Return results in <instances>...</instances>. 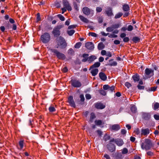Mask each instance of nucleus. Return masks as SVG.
I'll list each match as a JSON object with an SVG mask.
<instances>
[{"mask_svg": "<svg viewBox=\"0 0 159 159\" xmlns=\"http://www.w3.org/2000/svg\"><path fill=\"white\" fill-rule=\"evenodd\" d=\"M15 20L12 18H10L9 19V22L6 21L4 24L5 27L3 26H2L0 27V29L2 32H4L5 28L7 29H12V30H16L17 27L16 24H15Z\"/></svg>", "mask_w": 159, "mask_h": 159, "instance_id": "1", "label": "nucleus"}, {"mask_svg": "<svg viewBox=\"0 0 159 159\" xmlns=\"http://www.w3.org/2000/svg\"><path fill=\"white\" fill-rule=\"evenodd\" d=\"M141 148L143 150L148 151L151 148L154 149L155 143L152 140L148 139H145L144 142L141 144Z\"/></svg>", "mask_w": 159, "mask_h": 159, "instance_id": "2", "label": "nucleus"}, {"mask_svg": "<svg viewBox=\"0 0 159 159\" xmlns=\"http://www.w3.org/2000/svg\"><path fill=\"white\" fill-rule=\"evenodd\" d=\"M55 41L56 45L55 47L57 48H60L61 49H64L67 46V43L65 39L61 36L57 38Z\"/></svg>", "mask_w": 159, "mask_h": 159, "instance_id": "3", "label": "nucleus"}, {"mask_svg": "<svg viewBox=\"0 0 159 159\" xmlns=\"http://www.w3.org/2000/svg\"><path fill=\"white\" fill-rule=\"evenodd\" d=\"M50 50L51 52L53 53V54L55 55L59 59L64 60L66 59L65 55L62 53L59 52L57 49L51 48Z\"/></svg>", "mask_w": 159, "mask_h": 159, "instance_id": "4", "label": "nucleus"}, {"mask_svg": "<svg viewBox=\"0 0 159 159\" xmlns=\"http://www.w3.org/2000/svg\"><path fill=\"white\" fill-rule=\"evenodd\" d=\"M41 41L44 43H48L51 39L50 34L47 32H45L42 34L40 37Z\"/></svg>", "mask_w": 159, "mask_h": 159, "instance_id": "5", "label": "nucleus"}, {"mask_svg": "<svg viewBox=\"0 0 159 159\" xmlns=\"http://www.w3.org/2000/svg\"><path fill=\"white\" fill-rule=\"evenodd\" d=\"M61 27V25H58L54 28L52 33L55 37L57 38L60 37L59 36L61 34L60 29Z\"/></svg>", "mask_w": 159, "mask_h": 159, "instance_id": "6", "label": "nucleus"}, {"mask_svg": "<svg viewBox=\"0 0 159 159\" xmlns=\"http://www.w3.org/2000/svg\"><path fill=\"white\" fill-rule=\"evenodd\" d=\"M154 75V70L151 69L147 68L145 70L144 77L145 80L150 78Z\"/></svg>", "mask_w": 159, "mask_h": 159, "instance_id": "7", "label": "nucleus"}, {"mask_svg": "<svg viewBox=\"0 0 159 159\" xmlns=\"http://www.w3.org/2000/svg\"><path fill=\"white\" fill-rule=\"evenodd\" d=\"M70 82L71 86L75 88H79L82 85L80 81L76 78L71 79Z\"/></svg>", "mask_w": 159, "mask_h": 159, "instance_id": "8", "label": "nucleus"}, {"mask_svg": "<svg viewBox=\"0 0 159 159\" xmlns=\"http://www.w3.org/2000/svg\"><path fill=\"white\" fill-rule=\"evenodd\" d=\"M110 142H114L118 146H122L124 144L123 140L120 138L114 139L112 138L110 140Z\"/></svg>", "mask_w": 159, "mask_h": 159, "instance_id": "9", "label": "nucleus"}, {"mask_svg": "<svg viewBox=\"0 0 159 159\" xmlns=\"http://www.w3.org/2000/svg\"><path fill=\"white\" fill-rule=\"evenodd\" d=\"M112 142H110V140L109 143L107 145V149L111 152H114L116 150V146L114 144L112 143Z\"/></svg>", "mask_w": 159, "mask_h": 159, "instance_id": "10", "label": "nucleus"}, {"mask_svg": "<svg viewBox=\"0 0 159 159\" xmlns=\"http://www.w3.org/2000/svg\"><path fill=\"white\" fill-rule=\"evenodd\" d=\"M82 11L83 13L86 15H91V16H93V11L87 7H84L82 9Z\"/></svg>", "mask_w": 159, "mask_h": 159, "instance_id": "11", "label": "nucleus"}, {"mask_svg": "<svg viewBox=\"0 0 159 159\" xmlns=\"http://www.w3.org/2000/svg\"><path fill=\"white\" fill-rule=\"evenodd\" d=\"M151 114L149 112H142L141 116L142 119L146 121H149L151 118Z\"/></svg>", "mask_w": 159, "mask_h": 159, "instance_id": "12", "label": "nucleus"}, {"mask_svg": "<svg viewBox=\"0 0 159 159\" xmlns=\"http://www.w3.org/2000/svg\"><path fill=\"white\" fill-rule=\"evenodd\" d=\"M62 3L64 6L66 8L68 11H70L72 10L71 7L67 0H63Z\"/></svg>", "mask_w": 159, "mask_h": 159, "instance_id": "13", "label": "nucleus"}, {"mask_svg": "<svg viewBox=\"0 0 159 159\" xmlns=\"http://www.w3.org/2000/svg\"><path fill=\"white\" fill-rule=\"evenodd\" d=\"M68 102L70 105L74 108L76 107V105L73 99V97L71 96H69L68 98Z\"/></svg>", "mask_w": 159, "mask_h": 159, "instance_id": "14", "label": "nucleus"}, {"mask_svg": "<svg viewBox=\"0 0 159 159\" xmlns=\"http://www.w3.org/2000/svg\"><path fill=\"white\" fill-rule=\"evenodd\" d=\"M85 47L89 50H93L94 48V45L92 42H87L85 43Z\"/></svg>", "mask_w": 159, "mask_h": 159, "instance_id": "15", "label": "nucleus"}, {"mask_svg": "<svg viewBox=\"0 0 159 159\" xmlns=\"http://www.w3.org/2000/svg\"><path fill=\"white\" fill-rule=\"evenodd\" d=\"M105 13L108 17H111L113 16V14L112 12V8L110 7H108L105 11Z\"/></svg>", "mask_w": 159, "mask_h": 159, "instance_id": "16", "label": "nucleus"}, {"mask_svg": "<svg viewBox=\"0 0 159 159\" xmlns=\"http://www.w3.org/2000/svg\"><path fill=\"white\" fill-rule=\"evenodd\" d=\"M96 116L95 113L93 112H91L90 114V117L88 121L89 123V124L93 123L94 120L96 119Z\"/></svg>", "mask_w": 159, "mask_h": 159, "instance_id": "17", "label": "nucleus"}, {"mask_svg": "<svg viewBox=\"0 0 159 159\" xmlns=\"http://www.w3.org/2000/svg\"><path fill=\"white\" fill-rule=\"evenodd\" d=\"M150 133V130L148 128L142 129L141 130V135L147 136Z\"/></svg>", "mask_w": 159, "mask_h": 159, "instance_id": "18", "label": "nucleus"}, {"mask_svg": "<svg viewBox=\"0 0 159 159\" xmlns=\"http://www.w3.org/2000/svg\"><path fill=\"white\" fill-rule=\"evenodd\" d=\"M99 75L100 79L101 80L105 81L107 80V76L104 73L100 72L99 73Z\"/></svg>", "mask_w": 159, "mask_h": 159, "instance_id": "19", "label": "nucleus"}, {"mask_svg": "<svg viewBox=\"0 0 159 159\" xmlns=\"http://www.w3.org/2000/svg\"><path fill=\"white\" fill-rule=\"evenodd\" d=\"M95 107L97 109H103L105 106L101 103H98L95 104Z\"/></svg>", "mask_w": 159, "mask_h": 159, "instance_id": "20", "label": "nucleus"}, {"mask_svg": "<svg viewBox=\"0 0 159 159\" xmlns=\"http://www.w3.org/2000/svg\"><path fill=\"white\" fill-rule=\"evenodd\" d=\"M132 78L135 82L138 81L140 79L139 76L138 74L133 75Z\"/></svg>", "mask_w": 159, "mask_h": 159, "instance_id": "21", "label": "nucleus"}, {"mask_svg": "<svg viewBox=\"0 0 159 159\" xmlns=\"http://www.w3.org/2000/svg\"><path fill=\"white\" fill-rule=\"evenodd\" d=\"M120 129V125L118 124H114L112 125L111 129L115 131H117Z\"/></svg>", "mask_w": 159, "mask_h": 159, "instance_id": "22", "label": "nucleus"}, {"mask_svg": "<svg viewBox=\"0 0 159 159\" xmlns=\"http://www.w3.org/2000/svg\"><path fill=\"white\" fill-rule=\"evenodd\" d=\"M96 58L97 57L95 55H91L88 57V61L89 63H91L93 62Z\"/></svg>", "mask_w": 159, "mask_h": 159, "instance_id": "23", "label": "nucleus"}, {"mask_svg": "<svg viewBox=\"0 0 159 159\" xmlns=\"http://www.w3.org/2000/svg\"><path fill=\"white\" fill-rule=\"evenodd\" d=\"M91 71V73L93 76H96L98 73V68L92 69Z\"/></svg>", "mask_w": 159, "mask_h": 159, "instance_id": "24", "label": "nucleus"}, {"mask_svg": "<svg viewBox=\"0 0 159 159\" xmlns=\"http://www.w3.org/2000/svg\"><path fill=\"white\" fill-rule=\"evenodd\" d=\"M100 65V63L99 62H95L91 66L89 70L92 69L94 68L98 67Z\"/></svg>", "mask_w": 159, "mask_h": 159, "instance_id": "25", "label": "nucleus"}, {"mask_svg": "<svg viewBox=\"0 0 159 159\" xmlns=\"http://www.w3.org/2000/svg\"><path fill=\"white\" fill-rule=\"evenodd\" d=\"M152 107L154 110H157L159 109V103L156 102L152 104Z\"/></svg>", "mask_w": 159, "mask_h": 159, "instance_id": "26", "label": "nucleus"}, {"mask_svg": "<svg viewBox=\"0 0 159 159\" xmlns=\"http://www.w3.org/2000/svg\"><path fill=\"white\" fill-rule=\"evenodd\" d=\"M89 54L87 53H84L82 55V57L84 58L82 61L83 62H85L87 61L88 59Z\"/></svg>", "mask_w": 159, "mask_h": 159, "instance_id": "27", "label": "nucleus"}, {"mask_svg": "<svg viewBox=\"0 0 159 159\" xmlns=\"http://www.w3.org/2000/svg\"><path fill=\"white\" fill-rule=\"evenodd\" d=\"M113 59H111L109 61V63L108 65L110 66H116L117 65V62L115 61H113Z\"/></svg>", "mask_w": 159, "mask_h": 159, "instance_id": "28", "label": "nucleus"}, {"mask_svg": "<svg viewBox=\"0 0 159 159\" xmlns=\"http://www.w3.org/2000/svg\"><path fill=\"white\" fill-rule=\"evenodd\" d=\"M24 140H20L18 143V144L20 146V148H19L20 150H21L23 148L24 146Z\"/></svg>", "mask_w": 159, "mask_h": 159, "instance_id": "29", "label": "nucleus"}, {"mask_svg": "<svg viewBox=\"0 0 159 159\" xmlns=\"http://www.w3.org/2000/svg\"><path fill=\"white\" fill-rule=\"evenodd\" d=\"M123 10L125 11H128L129 10V7L128 4H125L123 5Z\"/></svg>", "mask_w": 159, "mask_h": 159, "instance_id": "30", "label": "nucleus"}, {"mask_svg": "<svg viewBox=\"0 0 159 159\" xmlns=\"http://www.w3.org/2000/svg\"><path fill=\"white\" fill-rule=\"evenodd\" d=\"M79 17L81 20L83 22L86 23H88L89 22V20H88V19L83 16L80 15Z\"/></svg>", "mask_w": 159, "mask_h": 159, "instance_id": "31", "label": "nucleus"}, {"mask_svg": "<svg viewBox=\"0 0 159 159\" xmlns=\"http://www.w3.org/2000/svg\"><path fill=\"white\" fill-rule=\"evenodd\" d=\"M140 39L139 37L135 36L132 39V41L135 43H137L140 41Z\"/></svg>", "mask_w": 159, "mask_h": 159, "instance_id": "32", "label": "nucleus"}, {"mask_svg": "<svg viewBox=\"0 0 159 159\" xmlns=\"http://www.w3.org/2000/svg\"><path fill=\"white\" fill-rule=\"evenodd\" d=\"M105 45L102 42L99 43L98 46V49L99 50L103 49Z\"/></svg>", "mask_w": 159, "mask_h": 159, "instance_id": "33", "label": "nucleus"}, {"mask_svg": "<svg viewBox=\"0 0 159 159\" xmlns=\"http://www.w3.org/2000/svg\"><path fill=\"white\" fill-rule=\"evenodd\" d=\"M94 123L97 126H100L102 124V120H96L94 121Z\"/></svg>", "mask_w": 159, "mask_h": 159, "instance_id": "34", "label": "nucleus"}, {"mask_svg": "<svg viewBox=\"0 0 159 159\" xmlns=\"http://www.w3.org/2000/svg\"><path fill=\"white\" fill-rule=\"evenodd\" d=\"M130 110L133 113H135L137 112V108L135 105H133L130 108Z\"/></svg>", "mask_w": 159, "mask_h": 159, "instance_id": "35", "label": "nucleus"}, {"mask_svg": "<svg viewBox=\"0 0 159 159\" xmlns=\"http://www.w3.org/2000/svg\"><path fill=\"white\" fill-rule=\"evenodd\" d=\"M157 88V86L152 87L149 88V89H148L147 90V91H148V92H150V91L154 92L156 90Z\"/></svg>", "mask_w": 159, "mask_h": 159, "instance_id": "36", "label": "nucleus"}, {"mask_svg": "<svg viewBox=\"0 0 159 159\" xmlns=\"http://www.w3.org/2000/svg\"><path fill=\"white\" fill-rule=\"evenodd\" d=\"M133 133L134 134V136H135V135H139V134L140 132L139 129V128L135 129L133 132Z\"/></svg>", "mask_w": 159, "mask_h": 159, "instance_id": "37", "label": "nucleus"}, {"mask_svg": "<svg viewBox=\"0 0 159 159\" xmlns=\"http://www.w3.org/2000/svg\"><path fill=\"white\" fill-rule=\"evenodd\" d=\"M123 13L121 12H120L116 14L115 16V19H118L120 17L123 15Z\"/></svg>", "mask_w": 159, "mask_h": 159, "instance_id": "38", "label": "nucleus"}, {"mask_svg": "<svg viewBox=\"0 0 159 159\" xmlns=\"http://www.w3.org/2000/svg\"><path fill=\"white\" fill-rule=\"evenodd\" d=\"M49 111L51 112H55L56 111V110L55 108L52 106H50L48 108Z\"/></svg>", "mask_w": 159, "mask_h": 159, "instance_id": "39", "label": "nucleus"}, {"mask_svg": "<svg viewBox=\"0 0 159 159\" xmlns=\"http://www.w3.org/2000/svg\"><path fill=\"white\" fill-rule=\"evenodd\" d=\"M110 138L111 137L109 135H107V134H106L103 137V140L105 141H106L109 140Z\"/></svg>", "mask_w": 159, "mask_h": 159, "instance_id": "40", "label": "nucleus"}, {"mask_svg": "<svg viewBox=\"0 0 159 159\" xmlns=\"http://www.w3.org/2000/svg\"><path fill=\"white\" fill-rule=\"evenodd\" d=\"M128 149L126 148H124L121 150V153L123 154H126L128 153Z\"/></svg>", "mask_w": 159, "mask_h": 159, "instance_id": "41", "label": "nucleus"}, {"mask_svg": "<svg viewBox=\"0 0 159 159\" xmlns=\"http://www.w3.org/2000/svg\"><path fill=\"white\" fill-rule=\"evenodd\" d=\"M67 34L69 36L72 35L75 32L74 30H71L67 31Z\"/></svg>", "mask_w": 159, "mask_h": 159, "instance_id": "42", "label": "nucleus"}, {"mask_svg": "<svg viewBox=\"0 0 159 159\" xmlns=\"http://www.w3.org/2000/svg\"><path fill=\"white\" fill-rule=\"evenodd\" d=\"M57 16L61 21H63L65 20V17L61 15L60 14H58Z\"/></svg>", "mask_w": 159, "mask_h": 159, "instance_id": "43", "label": "nucleus"}, {"mask_svg": "<svg viewBox=\"0 0 159 159\" xmlns=\"http://www.w3.org/2000/svg\"><path fill=\"white\" fill-rule=\"evenodd\" d=\"M82 43L81 42H78L76 43L75 45V48H79L81 46Z\"/></svg>", "mask_w": 159, "mask_h": 159, "instance_id": "44", "label": "nucleus"}, {"mask_svg": "<svg viewBox=\"0 0 159 159\" xmlns=\"http://www.w3.org/2000/svg\"><path fill=\"white\" fill-rule=\"evenodd\" d=\"M73 5L74 9L76 11H78L79 10V8L78 7L77 3L75 2H74Z\"/></svg>", "mask_w": 159, "mask_h": 159, "instance_id": "45", "label": "nucleus"}, {"mask_svg": "<svg viewBox=\"0 0 159 159\" xmlns=\"http://www.w3.org/2000/svg\"><path fill=\"white\" fill-rule=\"evenodd\" d=\"M106 31L108 32H111L113 31L114 29L112 26L106 28Z\"/></svg>", "mask_w": 159, "mask_h": 159, "instance_id": "46", "label": "nucleus"}, {"mask_svg": "<svg viewBox=\"0 0 159 159\" xmlns=\"http://www.w3.org/2000/svg\"><path fill=\"white\" fill-rule=\"evenodd\" d=\"M146 154L147 156L150 157H152L154 155V153L151 151H148L146 153Z\"/></svg>", "mask_w": 159, "mask_h": 159, "instance_id": "47", "label": "nucleus"}, {"mask_svg": "<svg viewBox=\"0 0 159 159\" xmlns=\"http://www.w3.org/2000/svg\"><path fill=\"white\" fill-rule=\"evenodd\" d=\"M122 155L120 153H118L116 156V159H122Z\"/></svg>", "mask_w": 159, "mask_h": 159, "instance_id": "48", "label": "nucleus"}, {"mask_svg": "<svg viewBox=\"0 0 159 159\" xmlns=\"http://www.w3.org/2000/svg\"><path fill=\"white\" fill-rule=\"evenodd\" d=\"M89 36H91L92 37H97V34L93 32H89Z\"/></svg>", "mask_w": 159, "mask_h": 159, "instance_id": "49", "label": "nucleus"}, {"mask_svg": "<svg viewBox=\"0 0 159 159\" xmlns=\"http://www.w3.org/2000/svg\"><path fill=\"white\" fill-rule=\"evenodd\" d=\"M125 85L128 89L132 86L131 84L128 82H126L125 83Z\"/></svg>", "mask_w": 159, "mask_h": 159, "instance_id": "50", "label": "nucleus"}, {"mask_svg": "<svg viewBox=\"0 0 159 159\" xmlns=\"http://www.w3.org/2000/svg\"><path fill=\"white\" fill-rule=\"evenodd\" d=\"M99 92V93L102 95L105 96L106 94V92L104 90V89L100 90Z\"/></svg>", "mask_w": 159, "mask_h": 159, "instance_id": "51", "label": "nucleus"}, {"mask_svg": "<svg viewBox=\"0 0 159 159\" xmlns=\"http://www.w3.org/2000/svg\"><path fill=\"white\" fill-rule=\"evenodd\" d=\"M114 29H117L119 28L120 26V24H115L112 26Z\"/></svg>", "mask_w": 159, "mask_h": 159, "instance_id": "52", "label": "nucleus"}, {"mask_svg": "<svg viewBox=\"0 0 159 159\" xmlns=\"http://www.w3.org/2000/svg\"><path fill=\"white\" fill-rule=\"evenodd\" d=\"M133 29V26L131 25L128 26V28H127V30L129 31H132Z\"/></svg>", "mask_w": 159, "mask_h": 159, "instance_id": "53", "label": "nucleus"}, {"mask_svg": "<svg viewBox=\"0 0 159 159\" xmlns=\"http://www.w3.org/2000/svg\"><path fill=\"white\" fill-rule=\"evenodd\" d=\"M115 86L112 85L111 86H109V88L108 90L110 91L111 92H112L115 90Z\"/></svg>", "mask_w": 159, "mask_h": 159, "instance_id": "54", "label": "nucleus"}, {"mask_svg": "<svg viewBox=\"0 0 159 159\" xmlns=\"http://www.w3.org/2000/svg\"><path fill=\"white\" fill-rule=\"evenodd\" d=\"M109 88V86L108 84L104 85L103 87V89L104 90H108Z\"/></svg>", "mask_w": 159, "mask_h": 159, "instance_id": "55", "label": "nucleus"}, {"mask_svg": "<svg viewBox=\"0 0 159 159\" xmlns=\"http://www.w3.org/2000/svg\"><path fill=\"white\" fill-rule=\"evenodd\" d=\"M102 8L100 7H97L96 8V11L97 12H100L102 11Z\"/></svg>", "mask_w": 159, "mask_h": 159, "instance_id": "56", "label": "nucleus"}, {"mask_svg": "<svg viewBox=\"0 0 159 159\" xmlns=\"http://www.w3.org/2000/svg\"><path fill=\"white\" fill-rule=\"evenodd\" d=\"M80 101L82 102H83L84 101V95L83 94H81L80 96Z\"/></svg>", "mask_w": 159, "mask_h": 159, "instance_id": "57", "label": "nucleus"}, {"mask_svg": "<svg viewBox=\"0 0 159 159\" xmlns=\"http://www.w3.org/2000/svg\"><path fill=\"white\" fill-rule=\"evenodd\" d=\"M96 132L99 136H101L102 135V132L100 130H97Z\"/></svg>", "mask_w": 159, "mask_h": 159, "instance_id": "58", "label": "nucleus"}, {"mask_svg": "<svg viewBox=\"0 0 159 159\" xmlns=\"http://www.w3.org/2000/svg\"><path fill=\"white\" fill-rule=\"evenodd\" d=\"M137 87H138V88L139 89V90L144 89L145 88L144 86H141L139 84H138L137 85Z\"/></svg>", "mask_w": 159, "mask_h": 159, "instance_id": "59", "label": "nucleus"}, {"mask_svg": "<svg viewBox=\"0 0 159 159\" xmlns=\"http://www.w3.org/2000/svg\"><path fill=\"white\" fill-rule=\"evenodd\" d=\"M36 19L37 21H39L41 20V18L39 13H38L37 14Z\"/></svg>", "mask_w": 159, "mask_h": 159, "instance_id": "60", "label": "nucleus"}, {"mask_svg": "<svg viewBox=\"0 0 159 159\" xmlns=\"http://www.w3.org/2000/svg\"><path fill=\"white\" fill-rule=\"evenodd\" d=\"M154 118L156 120H159V115L157 114H155L153 116Z\"/></svg>", "mask_w": 159, "mask_h": 159, "instance_id": "61", "label": "nucleus"}, {"mask_svg": "<svg viewBox=\"0 0 159 159\" xmlns=\"http://www.w3.org/2000/svg\"><path fill=\"white\" fill-rule=\"evenodd\" d=\"M123 41L125 42H128L129 41V38L128 37H125L123 39Z\"/></svg>", "mask_w": 159, "mask_h": 159, "instance_id": "62", "label": "nucleus"}, {"mask_svg": "<svg viewBox=\"0 0 159 159\" xmlns=\"http://www.w3.org/2000/svg\"><path fill=\"white\" fill-rule=\"evenodd\" d=\"M85 97L87 99H90L91 98V95L89 94H86L85 95Z\"/></svg>", "mask_w": 159, "mask_h": 159, "instance_id": "63", "label": "nucleus"}, {"mask_svg": "<svg viewBox=\"0 0 159 159\" xmlns=\"http://www.w3.org/2000/svg\"><path fill=\"white\" fill-rule=\"evenodd\" d=\"M103 157L105 158L106 159H111L109 156L107 154H105L104 155Z\"/></svg>", "mask_w": 159, "mask_h": 159, "instance_id": "64", "label": "nucleus"}]
</instances>
